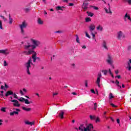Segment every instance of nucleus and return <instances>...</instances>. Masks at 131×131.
<instances>
[{
    "label": "nucleus",
    "instance_id": "nucleus-1",
    "mask_svg": "<svg viewBox=\"0 0 131 131\" xmlns=\"http://www.w3.org/2000/svg\"><path fill=\"white\" fill-rule=\"evenodd\" d=\"M31 41L33 45H30V43H28V45H24L25 50H29L30 48L32 50H34L36 47H38V46L40 45V42L38 40L31 39Z\"/></svg>",
    "mask_w": 131,
    "mask_h": 131
},
{
    "label": "nucleus",
    "instance_id": "nucleus-2",
    "mask_svg": "<svg viewBox=\"0 0 131 131\" xmlns=\"http://www.w3.org/2000/svg\"><path fill=\"white\" fill-rule=\"evenodd\" d=\"M92 128H94V126L92 124H90L86 126V127L83 126V124L80 125L79 127V130L81 131H91L92 130Z\"/></svg>",
    "mask_w": 131,
    "mask_h": 131
},
{
    "label": "nucleus",
    "instance_id": "nucleus-3",
    "mask_svg": "<svg viewBox=\"0 0 131 131\" xmlns=\"http://www.w3.org/2000/svg\"><path fill=\"white\" fill-rule=\"evenodd\" d=\"M32 62L31 58H30L29 60H28L27 62L25 63V66L26 68H27V73L28 74L30 75V72H29V68H31V65L30 63Z\"/></svg>",
    "mask_w": 131,
    "mask_h": 131
},
{
    "label": "nucleus",
    "instance_id": "nucleus-4",
    "mask_svg": "<svg viewBox=\"0 0 131 131\" xmlns=\"http://www.w3.org/2000/svg\"><path fill=\"white\" fill-rule=\"evenodd\" d=\"M26 50H29L27 55H32V56H34V55H36V52H35L34 51H33L34 49H31L30 47L29 49H26Z\"/></svg>",
    "mask_w": 131,
    "mask_h": 131
},
{
    "label": "nucleus",
    "instance_id": "nucleus-5",
    "mask_svg": "<svg viewBox=\"0 0 131 131\" xmlns=\"http://www.w3.org/2000/svg\"><path fill=\"white\" fill-rule=\"evenodd\" d=\"M11 102L14 103H13V106H14V107H20V106H21V104L19 103V101H18L17 100H12Z\"/></svg>",
    "mask_w": 131,
    "mask_h": 131
},
{
    "label": "nucleus",
    "instance_id": "nucleus-6",
    "mask_svg": "<svg viewBox=\"0 0 131 131\" xmlns=\"http://www.w3.org/2000/svg\"><path fill=\"white\" fill-rule=\"evenodd\" d=\"M0 54H3L4 55H9V54H10V52L8 50V49L0 50Z\"/></svg>",
    "mask_w": 131,
    "mask_h": 131
},
{
    "label": "nucleus",
    "instance_id": "nucleus-7",
    "mask_svg": "<svg viewBox=\"0 0 131 131\" xmlns=\"http://www.w3.org/2000/svg\"><path fill=\"white\" fill-rule=\"evenodd\" d=\"M89 31L90 32H93L95 29H96V26L94 24H91L90 26L89 27Z\"/></svg>",
    "mask_w": 131,
    "mask_h": 131
},
{
    "label": "nucleus",
    "instance_id": "nucleus-8",
    "mask_svg": "<svg viewBox=\"0 0 131 131\" xmlns=\"http://www.w3.org/2000/svg\"><path fill=\"white\" fill-rule=\"evenodd\" d=\"M106 62L108 63V64H110V65H112L113 61H112V57H111V56H108V59H106Z\"/></svg>",
    "mask_w": 131,
    "mask_h": 131
},
{
    "label": "nucleus",
    "instance_id": "nucleus-9",
    "mask_svg": "<svg viewBox=\"0 0 131 131\" xmlns=\"http://www.w3.org/2000/svg\"><path fill=\"white\" fill-rule=\"evenodd\" d=\"M32 59H33V62H35L36 60H37L38 61H40V58L39 57H36V55H34L33 56H32Z\"/></svg>",
    "mask_w": 131,
    "mask_h": 131
},
{
    "label": "nucleus",
    "instance_id": "nucleus-10",
    "mask_svg": "<svg viewBox=\"0 0 131 131\" xmlns=\"http://www.w3.org/2000/svg\"><path fill=\"white\" fill-rule=\"evenodd\" d=\"M20 29H24V28H26L27 27V23L25 21H23L21 25H19Z\"/></svg>",
    "mask_w": 131,
    "mask_h": 131
},
{
    "label": "nucleus",
    "instance_id": "nucleus-11",
    "mask_svg": "<svg viewBox=\"0 0 131 131\" xmlns=\"http://www.w3.org/2000/svg\"><path fill=\"white\" fill-rule=\"evenodd\" d=\"M122 32L121 31H120L117 33V39L120 40V39H121V37H122Z\"/></svg>",
    "mask_w": 131,
    "mask_h": 131
},
{
    "label": "nucleus",
    "instance_id": "nucleus-12",
    "mask_svg": "<svg viewBox=\"0 0 131 131\" xmlns=\"http://www.w3.org/2000/svg\"><path fill=\"white\" fill-rule=\"evenodd\" d=\"M12 95H14V92H13L12 91H8L5 94V96L9 97V96H11Z\"/></svg>",
    "mask_w": 131,
    "mask_h": 131
},
{
    "label": "nucleus",
    "instance_id": "nucleus-13",
    "mask_svg": "<svg viewBox=\"0 0 131 131\" xmlns=\"http://www.w3.org/2000/svg\"><path fill=\"white\" fill-rule=\"evenodd\" d=\"M63 8L64 9H65V7L64 6H62V7H61V6H57L56 7V10L57 11H64V10L63 9Z\"/></svg>",
    "mask_w": 131,
    "mask_h": 131
},
{
    "label": "nucleus",
    "instance_id": "nucleus-14",
    "mask_svg": "<svg viewBox=\"0 0 131 131\" xmlns=\"http://www.w3.org/2000/svg\"><path fill=\"white\" fill-rule=\"evenodd\" d=\"M23 110H24L25 111H27V112H29L31 111V108H26L24 106H22Z\"/></svg>",
    "mask_w": 131,
    "mask_h": 131
},
{
    "label": "nucleus",
    "instance_id": "nucleus-15",
    "mask_svg": "<svg viewBox=\"0 0 131 131\" xmlns=\"http://www.w3.org/2000/svg\"><path fill=\"white\" fill-rule=\"evenodd\" d=\"M59 116L61 119H63L64 118V112L61 111L59 113Z\"/></svg>",
    "mask_w": 131,
    "mask_h": 131
},
{
    "label": "nucleus",
    "instance_id": "nucleus-16",
    "mask_svg": "<svg viewBox=\"0 0 131 131\" xmlns=\"http://www.w3.org/2000/svg\"><path fill=\"white\" fill-rule=\"evenodd\" d=\"M30 10H31V9H30V8H25L24 9V11L25 13H29V12H30Z\"/></svg>",
    "mask_w": 131,
    "mask_h": 131
},
{
    "label": "nucleus",
    "instance_id": "nucleus-17",
    "mask_svg": "<svg viewBox=\"0 0 131 131\" xmlns=\"http://www.w3.org/2000/svg\"><path fill=\"white\" fill-rule=\"evenodd\" d=\"M37 23L39 25H42V24H43V21L41 20L40 18H38V20H37Z\"/></svg>",
    "mask_w": 131,
    "mask_h": 131
},
{
    "label": "nucleus",
    "instance_id": "nucleus-18",
    "mask_svg": "<svg viewBox=\"0 0 131 131\" xmlns=\"http://www.w3.org/2000/svg\"><path fill=\"white\" fill-rule=\"evenodd\" d=\"M102 47L105 49L108 50V48H107V43L106 41H104L102 44Z\"/></svg>",
    "mask_w": 131,
    "mask_h": 131
},
{
    "label": "nucleus",
    "instance_id": "nucleus-19",
    "mask_svg": "<svg viewBox=\"0 0 131 131\" xmlns=\"http://www.w3.org/2000/svg\"><path fill=\"white\" fill-rule=\"evenodd\" d=\"M10 114L11 116H13L15 114H16V115H18V114H19V112H16V111H13V112L10 113Z\"/></svg>",
    "mask_w": 131,
    "mask_h": 131
},
{
    "label": "nucleus",
    "instance_id": "nucleus-20",
    "mask_svg": "<svg viewBox=\"0 0 131 131\" xmlns=\"http://www.w3.org/2000/svg\"><path fill=\"white\" fill-rule=\"evenodd\" d=\"M124 18H127L128 20H129V21H131L130 16L129 14L127 15V13H126L124 15Z\"/></svg>",
    "mask_w": 131,
    "mask_h": 131
},
{
    "label": "nucleus",
    "instance_id": "nucleus-21",
    "mask_svg": "<svg viewBox=\"0 0 131 131\" xmlns=\"http://www.w3.org/2000/svg\"><path fill=\"white\" fill-rule=\"evenodd\" d=\"M25 124H28V125H33V124H34V122H29V121H26Z\"/></svg>",
    "mask_w": 131,
    "mask_h": 131
},
{
    "label": "nucleus",
    "instance_id": "nucleus-22",
    "mask_svg": "<svg viewBox=\"0 0 131 131\" xmlns=\"http://www.w3.org/2000/svg\"><path fill=\"white\" fill-rule=\"evenodd\" d=\"M96 28L97 30H100V31H103V27H101V25H99Z\"/></svg>",
    "mask_w": 131,
    "mask_h": 131
},
{
    "label": "nucleus",
    "instance_id": "nucleus-23",
    "mask_svg": "<svg viewBox=\"0 0 131 131\" xmlns=\"http://www.w3.org/2000/svg\"><path fill=\"white\" fill-rule=\"evenodd\" d=\"M86 13L88 14V15L89 16V17H93V16H94V13H93L92 12L87 11Z\"/></svg>",
    "mask_w": 131,
    "mask_h": 131
},
{
    "label": "nucleus",
    "instance_id": "nucleus-24",
    "mask_svg": "<svg viewBox=\"0 0 131 131\" xmlns=\"http://www.w3.org/2000/svg\"><path fill=\"white\" fill-rule=\"evenodd\" d=\"M90 119H91V120H95V119L97 118V117L96 116L90 115Z\"/></svg>",
    "mask_w": 131,
    "mask_h": 131
},
{
    "label": "nucleus",
    "instance_id": "nucleus-25",
    "mask_svg": "<svg viewBox=\"0 0 131 131\" xmlns=\"http://www.w3.org/2000/svg\"><path fill=\"white\" fill-rule=\"evenodd\" d=\"M85 22L88 23V22H91L92 21V19H91L90 17H86L85 19Z\"/></svg>",
    "mask_w": 131,
    "mask_h": 131
},
{
    "label": "nucleus",
    "instance_id": "nucleus-26",
    "mask_svg": "<svg viewBox=\"0 0 131 131\" xmlns=\"http://www.w3.org/2000/svg\"><path fill=\"white\" fill-rule=\"evenodd\" d=\"M101 72L103 73L104 75H107V73H108V70H102Z\"/></svg>",
    "mask_w": 131,
    "mask_h": 131
},
{
    "label": "nucleus",
    "instance_id": "nucleus-27",
    "mask_svg": "<svg viewBox=\"0 0 131 131\" xmlns=\"http://www.w3.org/2000/svg\"><path fill=\"white\" fill-rule=\"evenodd\" d=\"M18 101H19L20 102H25V98H23V97H20L18 99Z\"/></svg>",
    "mask_w": 131,
    "mask_h": 131
},
{
    "label": "nucleus",
    "instance_id": "nucleus-28",
    "mask_svg": "<svg viewBox=\"0 0 131 131\" xmlns=\"http://www.w3.org/2000/svg\"><path fill=\"white\" fill-rule=\"evenodd\" d=\"M76 42H77L78 43H80L79 38L78 37V35H76Z\"/></svg>",
    "mask_w": 131,
    "mask_h": 131
},
{
    "label": "nucleus",
    "instance_id": "nucleus-29",
    "mask_svg": "<svg viewBox=\"0 0 131 131\" xmlns=\"http://www.w3.org/2000/svg\"><path fill=\"white\" fill-rule=\"evenodd\" d=\"M86 1L89 0H86L83 3V6H85V7H88L89 6V3L86 2Z\"/></svg>",
    "mask_w": 131,
    "mask_h": 131
},
{
    "label": "nucleus",
    "instance_id": "nucleus-30",
    "mask_svg": "<svg viewBox=\"0 0 131 131\" xmlns=\"http://www.w3.org/2000/svg\"><path fill=\"white\" fill-rule=\"evenodd\" d=\"M113 98H114L113 94H112V93H110L109 95V99H113Z\"/></svg>",
    "mask_w": 131,
    "mask_h": 131
},
{
    "label": "nucleus",
    "instance_id": "nucleus-31",
    "mask_svg": "<svg viewBox=\"0 0 131 131\" xmlns=\"http://www.w3.org/2000/svg\"><path fill=\"white\" fill-rule=\"evenodd\" d=\"M82 8L84 11H86V10H88V6L82 5Z\"/></svg>",
    "mask_w": 131,
    "mask_h": 131
},
{
    "label": "nucleus",
    "instance_id": "nucleus-32",
    "mask_svg": "<svg viewBox=\"0 0 131 131\" xmlns=\"http://www.w3.org/2000/svg\"><path fill=\"white\" fill-rule=\"evenodd\" d=\"M100 81H101V78L98 77L97 80L96 81V83L99 84L100 83Z\"/></svg>",
    "mask_w": 131,
    "mask_h": 131
},
{
    "label": "nucleus",
    "instance_id": "nucleus-33",
    "mask_svg": "<svg viewBox=\"0 0 131 131\" xmlns=\"http://www.w3.org/2000/svg\"><path fill=\"white\" fill-rule=\"evenodd\" d=\"M0 29H2V30H4V28H3V23L1 20H0Z\"/></svg>",
    "mask_w": 131,
    "mask_h": 131
},
{
    "label": "nucleus",
    "instance_id": "nucleus-34",
    "mask_svg": "<svg viewBox=\"0 0 131 131\" xmlns=\"http://www.w3.org/2000/svg\"><path fill=\"white\" fill-rule=\"evenodd\" d=\"M100 121H101V120H100V118H99V117H97L96 118V122H100Z\"/></svg>",
    "mask_w": 131,
    "mask_h": 131
},
{
    "label": "nucleus",
    "instance_id": "nucleus-35",
    "mask_svg": "<svg viewBox=\"0 0 131 131\" xmlns=\"http://www.w3.org/2000/svg\"><path fill=\"white\" fill-rule=\"evenodd\" d=\"M25 103L27 104H30V102L28 100V99H25Z\"/></svg>",
    "mask_w": 131,
    "mask_h": 131
},
{
    "label": "nucleus",
    "instance_id": "nucleus-36",
    "mask_svg": "<svg viewBox=\"0 0 131 131\" xmlns=\"http://www.w3.org/2000/svg\"><path fill=\"white\" fill-rule=\"evenodd\" d=\"M0 17L3 19V20H4L5 22L7 21V18L6 17H5V16H4L3 15H1Z\"/></svg>",
    "mask_w": 131,
    "mask_h": 131
},
{
    "label": "nucleus",
    "instance_id": "nucleus-37",
    "mask_svg": "<svg viewBox=\"0 0 131 131\" xmlns=\"http://www.w3.org/2000/svg\"><path fill=\"white\" fill-rule=\"evenodd\" d=\"M13 23V18L12 17H10L9 18V24H12Z\"/></svg>",
    "mask_w": 131,
    "mask_h": 131
},
{
    "label": "nucleus",
    "instance_id": "nucleus-38",
    "mask_svg": "<svg viewBox=\"0 0 131 131\" xmlns=\"http://www.w3.org/2000/svg\"><path fill=\"white\" fill-rule=\"evenodd\" d=\"M130 64H131V59H129V61H128V62H127V67H129V66H130Z\"/></svg>",
    "mask_w": 131,
    "mask_h": 131
},
{
    "label": "nucleus",
    "instance_id": "nucleus-39",
    "mask_svg": "<svg viewBox=\"0 0 131 131\" xmlns=\"http://www.w3.org/2000/svg\"><path fill=\"white\" fill-rule=\"evenodd\" d=\"M4 67L8 66V63H7L6 60H4Z\"/></svg>",
    "mask_w": 131,
    "mask_h": 131
},
{
    "label": "nucleus",
    "instance_id": "nucleus-40",
    "mask_svg": "<svg viewBox=\"0 0 131 131\" xmlns=\"http://www.w3.org/2000/svg\"><path fill=\"white\" fill-rule=\"evenodd\" d=\"M86 37H88V38H91V36L88 33V32H85Z\"/></svg>",
    "mask_w": 131,
    "mask_h": 131
},
{
    "label": "nucleus",
    "instance_id": "nucleus-41",
    "mask_svg": "<svg viewBox=\"0 0 131 131\" xmlns=\"http://www.w3.org/2000/svg\"><path fill=\"white\" fill-rule=\"evenodd\" d=\"M122 1H124V2L127 1L128 4H129V5H131V0H122Z\"/></svg>",
    "mask_w": 131,
    "mask_h": 131
},
{
    "label": "nucleus",
    "instance_id": "nucleus-42",
    "mask_svg": "<svg viewBox=\"0 0 131 131\" xmlns=\"http://www.w3.org/2000/svg\"><path fill=\"white\" fill-rule=\"evenodd\" d=\"M111 106H112V107H113L114 108H116L117 107V105H115L113 103H111Z\"/></svg>",
    "mask_w": 131,
    "mask_h": 131
},
{
    "label": "nucleus",
    "instance_id": "nucleus-43",
    "mask_svg": "<svg viewBox=\"0 0 131 131\" xmlns=\"http://www.w3.org/2000/svg\"><path fill=\"white\" fill-rule=\"evenodd\" d=\"M97 103H94V110H97Z\"/></svg>",
    "mask_w": 131,
    "mask_h": 131
},
{
    "label": "nucleus",
    "instance_id": "nucleus-44",
    "mask_svg": "<svg viewBox=\"0 0 131 131\" xmlns=\"http://www.w3.org/2000/svg\"><path fill=\"white\" fill-rule=\"evenodd\" d=\"M1 111H2L3 112H6V107H2L1 108Z\"/></svg>",
    "mask_w": 131,
    "mask_h": 131
},
{
    "label": "nucleus",
    "instance_id": "nucleus-45",
    "mask_svg": "<svg viewBox=\"0 0 131 131\" xmlns=\"http://www.w3.org/2000/svg\"><path fill=\"white\" fill-rule=\"evenodd\" d=\"M13 110H15L17 111L16 112H20V111H21V110H20L19 108H13Z\"/></svg>",
    "mask_w": 131,
    "mask_h": 131
},
{
    "label": "nucleus",
    "instance_id": "nucleus-46",
    "mask_svg": "<svg viewBox=\"0 0 131 131\" xmlns=\"http://www.w3.org/2000/svg\"><path fill=\"white\" fill-rule=\"evenodd\" d=\"M91 34H92L93 37H96V35L93 32H91Z\"/></svg>",
    "mask_w": 131,
    "mask_h": 131
},
{
    "label": "nucleus",
    "instance_id": "nucleus-47",
    "mask_svg": "<svg viewBox=\"0 0 131 131\" xmlns=\"http://www.w3.org/2000/svg\"><path fill=\"white\" fill-rule=\"evenodd\" d=\"M110 8H111V6H108L109 13H110V14H112V11L110 9Z\"/></svg>",
    "mask_w": 131,
    "mask_h": 131
},
{
    "label": "nucleus",
    "instance_id": "nucleus-48",
    "mask_svg": "<svg viewBox=\"0 0 131 131\" xmlns=\"http://www.w3.org/2000/svg\"><path fill=\"white\" fill-rule=\"evenodd\" d=\"M14 98L15 99H18V96H17V95L16 94V93L14 94Z\"/></svg>",
    "mask_w": 131,
    "mask_h": 131
},
{
    "label": "nucleus",
    "instance_id": "nucleus-49",
    "mask_svg": "<svg viewBox=\"0 0 131 131\" xmlns=\"http://www.w3.org/2000/svg\"><path fill=\"white\" fill-rule=\"evenodd\" d=\"M91 93H92L93 94H96V92H95V90H94V89H92V90H91Z\"/></svg>",
    "mask_w": 131,
    "mask_h": 131
},
{
    "label": "nucleus",
    "instance_id": "nucleus-50",
    "mask_svg": "<svg viewBox=\"0 0 131 131\" xmlns=\"http://www.w3.org/2000/svg\"><path fill=\"white\" fill-rule=\"evenodd\" d=\"M104 10H105L106 13H107V14L110 13L109 12V11H108V9H107V8H104Z\"/></svg>",
    "mask_w": 131,
    "mask_h": 131
},
{
    "label": "nucleus",
    "instance_id": "nucleus-51",
    "mask_svg": "<svg viewBox=\"0 0 131 131\" xmlns=\"http://www.w3.org/2000/svg\"><path fill=\"white\" fill-rule=\"evenodd\" d=\"M99 78H101L102 77V74L101 73H98V77Z\"/></svg>",
    "mask_w": 131,
    "mask_h": 131
},
{
    "label": "nucleus",
    "instance_id": "nucleus-52",
    "mask_svg": "<svg viewBox=\"0 0 131 131\" xmlns=\"http://www.w3.org/2000/svg\"><path fill=\"white\" fill-rule=\"evenodd\" d=\"M85 86H86V88H88V81L87 80L85 81Z\"/></svg>",
    "mask_w": 131,
    "mask_h": 131
},
{
    "label": "nucleus",
    "instance_id": "nucleus-53",
    "mask_svg": "<svg viewBox=\"0 0 131 131\" xmlns=\"http://www.w3.org/2000/svg\"><path fill=\"white\" fill-rule=\"evenodd\" d=\"M20 94H21V96H24V93H23L22 90H20Z\"/></svg>",
    "mask_w": 131,
    "mask_h": 131
},
{
    "label": "nucleus",
    "instance_id": "nucleus-54",
    "mask_svg": "<svg viewBox=\"0 0 131 131\" xmlns=\"http://www.w3.org/2000/svg\"><path fill=\"white\" fill-rule=\"evenodd\" d=\"M58 95H59L58 93H55L53 94V97H55V96H57Z\"/></svg>",
    "mask_w": 131,
    "mask_h": 131
},
{
    "label": "nucleus",
    "instance_id": "nucleus-55",
    "mask_svg": "<svg viewBox=\"0 0 131 131\" xmlns=\"http://www.w3.org/2000/svg\"><path fill=\"white\" fill-rule=\"evenodd\" d=\"M126 68H128V70L129 71H130V70H131V66L127 67Z\"/></svg>",
    "mask_w": 131,
    "mask_h": 131
},
{
    "label": "nucleus",
    "instance_id": "nucleus-56",
    "mask_svg": "<svg viewBox=\"0 0 131 131\" xmlns=\"http://www.w3.org/2000/svg\"><path fill=\"white\" fill-rule=\"evenodd\" d=\"M72 68H73V69L75 68V64L73 63V64H72Z\"/></svg>",
    "mask_w": 131,
    "mask_h": 131
},
{
    "label": "nucleus",
    "instance_id": "nucleus-57",
    "mask_svg": "<svg viewBox=\"0 0 131 131\" xmlns=\"http://www.w3.org/2000/svg\"><path fill=\"white\" fill-rule=\"evenodd\" d=\"M115 73L116 75L118 74V73H119L118 70H117L116 71H115Z\"/></svg>",
    "mask_w": 131,
    "mask_h": 131
},
{
    "label": "nucleus",
    "instance_id": "nucleus-58",
    "mask_svg": "<svg viewBox=\"0 0 131 131\" xmlns=\"http://www.w3.org/2000/svg\"><path fill=\"white\" fill-rule=\"evenodd\" d=\"M82 49H84V50H85V49H86V46H85V45H84L82 47Z\"/></svg>",
    "mask_w": 131,
    "mask_h": 131
},
{
    "label": "nucleus",
    "instance_id": "nucleus-59",
    "mask_svg": "<svg viewBox=\"0 0 131 131\" xmlns=\"http://www.w3.org/2000/svg\"><path fill=\"white\" fill-rule=\"evenodd\" d=\"M74 4H73V3H69V6L70 7H72V6H74Z\"/></svg>",
    "mask_w": 131,
    "mask_h": 131
},
{
    "label": "nucleus",
    "instance_id": "nucleus-60",
    "mask_svg": "<svg viewBox=\"0 0 131 131\" xmlns=\"http://www.w3.org/2000/svg\"><path fill=\"white\" fill-rule=\"evenodd\" d=\"M110 118H111V120H112V121H113V122H114V119L112 117H110Z\"/></svg>",
    "mask_w": 131,
    "mask_h": 131
},
{
    "label": "nucleus",
    "instance_id": "nucleus-61",
    "mask_svg": "<svg viewBox=\"0 0 131 131\" xmlns=\"http://www.w3.org/2000/svg\"><path fill=\"white\" fill-rule=\"evenodd\" d=\"M23 92H25V93H27V90H26V89L25 88H24L23 89Z\"/></svg>",
    "mask_w": 131,
    "mask_h": 131
},
{
    "label": "nucleus",
    "instance_id": "nucleus-62",
    "mask_svg": "<svg viewBox=\"0 0 131 131\" xmlns=\"http://www.w3.org/2000/svg\"><path fill=\"white\" fill-rule=\"evenodd\" d=\"M115 83H116V84H119V81H118V80H116Z\"/></svg>",
    "mask_w": 131,
    "mask_h": 131
},
{
    "label": "nucleus",
    "instance_id": "nucleus-63",
    "mask_svg": "<svg viewBox=\"0 0 131 131\" xmlns=\"http://www.w3.org/2000/svg\"><path fill=\"white\" fill-rule=\"evenodd\" d=\"M62 2L63 3H67H67H68V0H62Z\"/></svg>",
    "mask_w": 131,
    "mask_h": 131
},
{
    "label": "nucleus",
    "instance_id": "nucleus-64",
    "mask_svg": "<svg viewBox=\"0 0 131 131\" xmlns=\"http://www.w3.org/2000/svg\"><path fill=\"white\" fill-rule=\"evenodd\" d=\"M94 9L95 10H99V8L97 7H95V6H94Z\"/></svg>",
    "mask_w": 131,
    "mask_h": 131
}]
</instances>
